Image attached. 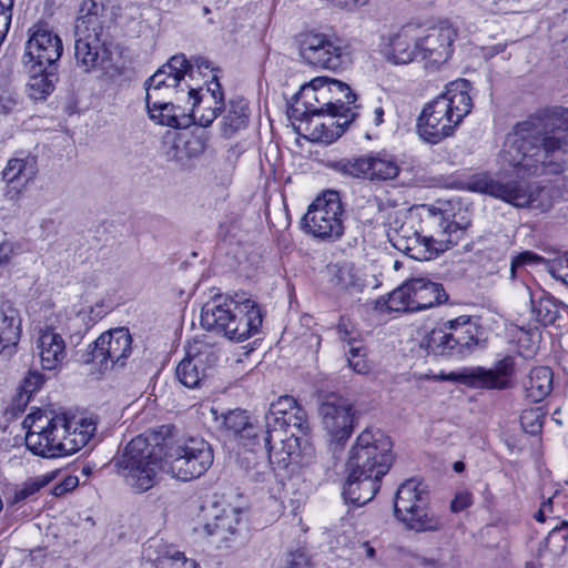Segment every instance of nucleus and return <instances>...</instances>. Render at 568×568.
<instances>
[{
    "label": "nucleus",
    "instance_id": "nucleus-60",
    "mask_svg": "<svg viewBox=\"0 0 568 568\" xmlns=\"http://www.w3.org/2000/svg\"><path fill=\"white\" fill-rule=\"evenodd\" d=\"M164 156L168 161L181 162L183 156L181 154V148L179 142L175 140L172 142H165Z\"/></svg>",
    "mask_w": 568,
    "mask_h": 568
},
{
    "label": "nucleus",
    "instance_id": "nucleus-53",
    "mask_svg": "<svg viewBox=\"0 0 568 568\" xmlns=\"http://www.w3.org/2000/svg\"><path fill=\"white\" fill-rule=\"evenodd\" d=\"M273 444L274 449L270 453V455H266V458L271 465L276 464L282 468H286L288 465L294 464L293 457H291L286 450H283L282 447L277 448L276 443Z\"/></svg>",
    "mask_w": 568,
    "mask_h": 568
},
{
    "label": "nucleus",
    "instance_id": "nucleus-40",
    "mask_svg": "<svg viewBox=\"0 0 568 568\" xmlns=\"http://www.w3.org/2000/svg\"><path fill=\"white\" fill-rule=\"evenodd\" d=\"M149 115L154 122L174 129L189 128L192 124L194 116L185 113L184 110H181L180 106H176L170 101L164 102L158 111L152 112Z\"/></svg>",
    "mask_w": 568,
    "mask_h": 568
},
{
    "label": "nucleus",
    "instance_id": "nucleus-23",
    "mask_svg": "<svg viewBox=\"0 0 568 568\" xmlns=\"http://www.w3.org/2000/svg\"><path fill=\"white\" fill-rule=\"evenodd\" d=\"M189 99L192 100V109L189 113L193 116L192 124H197L202 128L210 126L217 115L222 112L224 93L216 77L212 78L207 88L194 89L187 85Z\"/></svg>",
    "mask_w": 568,
    "mask_h": 568
},
{
    "label": "nucleus",
    "instance_id": "nucleus-29",
    "mask_svg": "<svg viewBox=\"0 0 568 568\" xmlns=\"http://www.w3.org/2000/svg\"><path fill=\"white\" fill-rule=\"evenodd\" d=\"M410 311H424L447 301L448 295L439 283L424 277L410 280Z\"/></svg>",
    "mask_w": 568,
    "mask_h": 568
},
{
    "label": "nucleus",
    "instance_id": "nucleus-10",
    "mask_svg": "<svg viewBox=\"0 0 568 568\" xmlns=\"http://www.w3.org/2000/svg\"><path fill=\"white\" fill-rule=\"evenodd\" d=\"M162 445L165 446L164 464L176 479L186 481L197 478L213 464V449L203 438L163 439Z\"/></svg>",
    "mask_w": 568,
    "mask_h": 568
},
{
    "label": "nucleus",
    "instance_id": "nucleus-57",
    "mask_svg": "<svg viewBox=\"0 0 568 568\" xmlns=\"http://www.w3.org/2000/svg\"><path fill=\"white\" fill-rule=\"evenodd\" d=\"M79 484V479L75 476H67L61 483L57 484L53 489L52 494L54 496H62L68 491L73 490Z\"/></svg>",
    "mask_w": 568,
    "mask_h": 568
},
{
    "label": "nucleus",
    "instance_id": "nucleus-35",
    "mask_svg": "<svg viewBox=\"0 0 568 568\" xmlns=\"http://www.w3.org/2000/svg\"><path fill=\"white\" fill-rule=\"evenodd\" d=\"M26 67L30 73L28 82L30 98L44 100L54 90V84L58 81V67H39V71L33 70L32 65Z\"/></svg>",
    "mask_w": 568,
    "mask_h": 568
},
{
    "label": "nucleus",
    "instance_id": "nucleus-59",
    "mask_svg": "<svg viewBox=\"0 0 568 568\" xmlns=\"http://www.w3.org/2000/svg\"><path fill=\"white\" fill-rule=\"evenodd\" d=\"M288 568H312L306 555L303 551L290 554L287 558Z\"/></svg>",
    "mask_w": 568,
    "mask_h": 568
},
{
    "label": "nucleus",
    "instance_id": "nucleus-42",
    "mask_svg": "<svg viewBox=\"0 0 568 568\" xmlns=\"http://www.w3.org/2000/svg\"><path fill=\"white\" fill-rule=\"evenodd\" d=\"M247 453H244L242 463H245L247 477L256 483H264L271 476V464L266 457H263L258 450V446H255V450L251 447L246 448Z\"/></svg>",
    "mask_w": 568,
    "mask_h": 568
},
{
    "label": "nucleus",
    "instance_id": "nucleus-45",
    "mask_svg": "<svg viewBox=\"0 0 568 568\" xmlns=\"http://www.w3.org/2000/svg\"><path fill=\"white\" fill-rule=\"evenodd\" d=\"M53 477L54 475L50 474L41 477L30 478L29 480L24 481L23 485L16 489L13 495L8 498V507H14L16 505L26 501L31 496L37 494L41 488L47 486L53 479Z\"/></svg>",
    "mask_w": 568,
    "mask_h": 568
},
{
    "label": "nucleus",
    "instance_id": "nucleus-61",
    "mask_svg": "<svg viewBox=\"0 0 568 568\" xmlns=\"http://www.w3.org/2000/svg\"><path fill=\"white\" fill-rule=\"evenodd\" d=\"M535 257H537V256L535 254L530 253V252H524V253L515 256L511 260V264H510L511 276H515L517 267L529 263Z\"/></svg>",
    "mask_w": 568,
    "mask_h": 568
},
{
    "label": "nucleus",
    "instance_id": "nucleus-22",
    "mask_svg": "<svg viewBox=\"0 0 568 568\" xmlns=\"http://www.w3.org/2000/svg\"><path fill=\"white\" fill-rule=\"evenodd\" d=\"M217 362V355L207 344L195 343L179 363L175 369L178 381L189 388L201 385L207 371Z\"/></svg>",
    "mask_w": 568,
    "mask_h": 568
},
{
    "label": "nucleus",
    "instance_id": "nucleus-31",
    "mask_svg": "<svg viewBox=\"0 0 568 568\" xmlns=\"http://www.w3.org/2000/svg\"><path fill=\"white\" fill-rule=\"evenodd\" d=\"M243 525V511L240 508L230 507L216 515L213 521L206 523L203 530L207 536L215 537L220 544H227Z\"/></svg>",
    "mask_w": 568,
    "mask_h": 568
},
{
    "label": "nucleus",
    "instance_id": "nucleus-8",
    "mask_svg": "<svg viewBox=\"0 0 568 568\" xmlns=\"http://www.w3.org/2000/svg\"><path fill=\"white\" fill-rule=\"evenodd\" d=\"M393 462L390 438L381 429L365 428L352 446L345 471L383 478Z\"/></svg>",
    "mask_w": 568,
    "mask_h": 568
},
{
    "label": "nucleus",
    "instance_id": "nucleus-30",
    "mask_svg": "<svg viewBox=\"0 0 568 568\" xmlns=\"http://www.w3.org/2000/svg\"><path fill=\"white\" fill-rule=\"evenodd\" d=\"M21 333L19 311L9 302L0 305V355L11 356L16 352Z\"/></svg>",
    "mask_w": 568,
    "mask_h": 568
},
{
    "label": "nucleus",
    "instance_id": "nucleus-43",
    "mask_svg": "<svg viewBox=\"0 0 568 568\" xmlns=\"http://www.w3.org/2000/svg\"><path fill=\"white\" fill-rule=\"evenodd\" d=\"M328 168L346 178L368 180V155L332 161L328 163Z\"/></svg>",
    "mask_w": 568,
    "mask_h": 568
},
{
    "label": "nucleus",
    "instance_id": "nucleus-28",
    "mask_svg": "<svg viewBox=\"0 0 568 568\" xmlns=\"http://www.w3.org/2000/svg\"><path fill=\"white\" fill-rule=\"evenodd\" d=\"M347 478L343 487V497L346 503L361 507L371 501L379 490L382 478H375L374 475L355 474L346 471Z\"/></svg>",
    "mask_w": 568,
    "mask_h": 568
},
{
    "label": "nucleus",
    "instance_id": "nucleus-38",
    "mask_svg": "<svg viewBox=\"0 0 568 568\" xmlns=\"http://www.w3.org/2000/svg\"><path fill=\"white\" fill-rule=\"evenodd\" d=\"M296 400L288 395L280 396L276 402L270 405V409L265 415V430H267L266 440H270L273 433L282 432L285 428L286 417L292 414V410H296ZM268 442H266L267 444Z\"/></svg>",
    "mask_w": 568,
    "mask_h": 568
},
{
    "label": "nucleus",
    "instance_id": "nucleus-17",
    "mask_svg": "<svg viewBox=\"0 0 568 568\" xmlns=\"http://www.w3.org/2000/svg\"><path fill=\"white\" fill-rule=\"evenodd\" d=\"M457 29L447 21L424 28L418 24V61L427 70H438L454 53Z\"/></svg>",
    "mask_w": 568,
    "mask_h": 568
},
{
    "label": "nucleus",
    "instance_id": "nucleus-16",
    "mask_svg": "<svg viewBox=\"0 0 568 568\" xmlns=\"http://www.w3.org/2000/svg\"><path fill=\"white\" fill-rule=\"evenodd\" d=\"M321 425L331 445L342 447L354 432L359 417L353 402L337 394L324 397L318 406Z\"/></svg>",
    "mask_w": 568,
    "mask_h": 568
},
{
    "label": "nucleus",
    "instance_id": "nucleus-32",
    "mask_svg": "<svg viewBox=\"0 0 568 568\" xmlns=\"http://www.w3.org/2000/svg\"><path fill=\"white\" fill-rule=\"evenodd\" d=\"M222 111H224V114L220 130L223 138L230 139L247 126L250 113L248 104L244 98H233L227 104L223 102Z\"/></svg>",
    "mask_w": 568,
    "mask_h": 568
},
{
    "label": "nucleus",
    "instance_id": "nucleus-64",
    "mask_svg": "<svg viewBox=\"0 0 568 568\" xmlns=\"http://www.w3.org/2000/svg\"><path fill=\"white\" fill-rule=\"evenodd\" d=\"M358 554L364 555L368 559H373L376 555V551H375L374 547H372L368 541H365L359 545Z\"/></svg>",
    "mask_w": 568,
    "mask_h": 568
},
{
    "label": "nucleus",
    "instance_id": "nucleus-37",
    "mask_svg": "<svg viewBox=\"0 0 568 568\" xmlns=\"http://www.w3.org/2000/svg\"><path fill=\"white\" fill-rule=\"evenodd\" d=\"M552 372L549 367L532 368L524 383L526 397L532 403L544 400L552 390Z\"/></svg>",
    "mask_w": 568,
    "mask_h": 568
},
{
    "label": "nucleus",
    "instance_id": "nucleus-52",
    "mask_svg": "<svg viewBox=\"0 0 568 568\" xmlns=\"http://www.w3.org/2000/svg\"><path fill=\"white\" fill-rule=\"evenodd\" d=\"M146 95H145V102H146V109L148 113H152L159 110L161 105L166 102L165 100V93L168 91H161L158 89L152 88H145Z\"/></svg>",
    "mask_w": 568,
    "mask_h": 568
},
{
    "label": "nucleus",
    "instance_id": "nucleus-41",
    "mask_svg": "<svg viewBox=\"0 0 568 568\" xmlns=\"http://www.w3.org/2000/svg\"><path fill=\"white\" fill-rule=\"evenodd\" d=\"M368 162L369 181L393 180L399 174V165L392 156L387 154L376 153L374 155H368Z\"/></svg>",
    "mask_w": 568,
    "mask_h": 568
},
{
    "label": "nucleus",
    "instance_id": "nucleus-49",
    "mask_svg": "<svg viewBox=\"0 0 568 568\" xmlns=\"http://www.w3.org/2000/svg\"><path fill=\"white\" fill-rule=\"evenodd\" d=\"M410 280H408L389 294L388 308L393 311H410Z\"/></svg>",
    "mask_w": 568,
    "mask_h": 568
},
{
    "label": "nucleus",
    "instance_id": "nucleus-46",
    "mask_svg": "<svg viewBox=\"0 0 568 568\" xmlns=\"http://www.w3.org/2000/svg\"><path fill=\"white\" fill-rule=\"evenodd\" d=\"M535 320L544 326L554 325L560 317L558 306L549 298L531 301Z\"/></svg>",
    "mask_w": 568,
    "mask_h": 568
},
{
    "label": "nucleus",
    "instance_id": "nucleus-33",
    "mask_svg": "<svg viewBox=\"0 0 568 568\" xmlns=\"http://www.w3.org/2000/svg\"><path fill=\"white\" fill-rule=\"evenodd\" d=\"M225 428L239 436L241 444L255 450L258 442H262V436L257 434V428L250 422V417L245 410L234 409L226 413L223 417Z\"/></svg>",
    "mask_w": 568,
    "mask_h": 568
},
{
    "label": "nucleus",
    "instance_id": "nucleus-15",
    "mask_svg": "<svg viewBox=\"0 0 568 568\" xmlns=\"http://www.w3.org/2000/svg\"><path fill=\"white\" fill-rule=\"evenodd\" d=\"M132 352V337L126 327H116L102 333L88 349L83 352L79 362L92 364L100 372L123 367Z\"/></svg>",
    "mask_w": 568,
    "mask_h": 568
},
{
    "label": "nucleus",
    "instance_id": "nucleus-12",
    "mask_svg": "<svg viewBox=\"0 0 568 568\" xmlns=\"http://www.w3.org/2000/svg\"><path fill=\"white\" fill-rule=\"evenodd\" d=\"M344 207L339 193L326 190L308 206L301 224L312 236L326 242H334L344 234Z\"/></svg>",
    "mask_w": 568,
    "mask_h": 568
},
{
    "label": "nucleus",
    "instance_id": "nucleus-18",
    "mask_svg": "<svg viewBox=\"0 0 568 568\" xmlns=\"http://www.w3.org/2000/svg\"><path fill=\"white\" fill-rule=\"evenodd\" d=\"M74 58L77 65L89 73L104 69L111 61L112 37L109 30L74 27Z\"/></svg>",
    "mask_w": 568,
    "mask_h": 568
},
{
    "label": "nucleus",
    "instance_id": "nucleus-7",
    "mask_svg": "<svg viewBox=\"0 0 568 568\" xmlns=\"http://www.w3.org/2000/svg\"><path fill=\"white\" fill-rule=\"evenodd\" d=\"M420 347L428 355L463 359L485 347L483 331L470 316L462 315L446 321L427 333Z\"/></svg>",
    "mask_w": 568,
    "mask_h": 568
},
{
    "label": "nucleus",
    "instance_id": "nucleus-25",
    "mask_svg": "<svg viewBox=\"0 0 568 568\" xmlns=\"http://www.w3.org/2000/svg\"><path fill=\"white\" fill-rule=\"evenodd\" d=\"M145 568H199L193 559H189L175 547L160 539H150L143 547Z\"/></svg>",
    "mask_w": 568,
    "mask_h": 568
},
{
    "label": "nucleus",
    "instance_id": "nucleus-3",
    "mask_svg": "<svg viewBox=\"0 0 568 568\" xmlns=\"http://www.w3.org/2000/svg\"><path fill=\"white\" fill-rule=\"evenodd\" d=\"M470 89L468 80L457 79L423 108L417 119V132L422 140L437 144L454 134L473 109Z\"/></svg>",
    "mask_w": 568,
    "mask_h": 568
},
{
    "label": "nucleus",
    "instance_id": "nucleus-50",
    "mask_svg": "<svg viewBox=\"0 0 568 568\" xmlns=\"http://www.w3.org/2000/svg\"><path fill=\"white\" fill-rule=\"evenodd\" d=\"M285 430L286 434L295 432V434L298 436L307 437L310 427L306 413L301 408H296L295 413H292L288 417H286Z\"/></svg>",
    "mask_w": 568,
    "mask_h": 568
},
{
    "label": "nucleus",
    "instance_id": "nucleus-5",
    "mask_svg": "<svg viewBox=\"0 0 568 568\" xmlns=\"http://www.w3.org/2000/svg\"><path fill=\"white\" fill-rule=\"evenodd\" d=\"M301 97L308 100L314 99L320 105L305 101L302 112H300L298 105L292 108V116L300 121L307 120L308 115L327 114L338 118L335 123L339 129L338 135L357 115L354 111L356 106H352L356 101V95L346 83L339 80L316 78L311 83L302 87Z\"/></svg>",
    "mask_w": 568,
    "mask_h": 568
},
{
    "label": "nucleus",
    "instance_id": "nucleus-47",
    "mask_svg": "<svg viewBox=\"0 0 568 568\" xmlns=\"http://www.w3.org/2000/svg\"><path fill=\"white\" fill-rule=\"evenodd\" d=\"M347 346L348 348L345 349V353L349 367L358 374H366L369 371V366L365 358L366 354L364 348L359 342L352 338L347 342Z\"/></svg>",
    "mask_w": 568,
    "mask_h": 568
},
{
    "label": "nucleus",
    "instance_id": "nucleus-62",
    "mask_svg": "<svg viewBox=\"0 0 568 568\" xmlns=\"http://www.w3.org/2000/svg\"><path fill=\"white\" fill-rule=\"evenodd\" d=\"M552 276L568 285V253L562 257L559 266L552 271Z\"/></svg>",
    "mask_w": 568,
    "mask_h": 568
},
{
    "label": "nucleus",
    "instance_id": "nucleus-9",
    "mask_svg": "<svg viewBox=\"0 0 568 568\" xmlns=\"http://www.w3.org/2000/svg\"><path fill=\"white\" fill-rule=\"evenodd\" d=\"M474 189L500 199L515 207L545 212L552 205L549 192L545 186L525 180L480 175L474 181Z\"/></svg>",
    "mask_w": 568,
    "mask_h": 568
},
{
    "label": "nucleus",
    "instance_id": "nucleus-14",
    "mask_svg": "<svg viewBox=\"0 0 568 568\" xmlns=\"http://www.w3.org/2000/svg\"><path fill=\"white\" fill-rule=\"evenodd\" d=\"M419 234L427 240L437 255L456 245L465 235L469 222L455 221V214L430 205H422L417 211Z\"/></svg>",
    "mask_w": 568,
    "mask_h": 568
},
{
    "label": "nucleus",
    "instance_id": "nucleus-51",
    "mask_svg": "<svg viewBox=\"0 0 568 568\" xmlns=\"http://www.w3.org/2000/svg\"><path fill=\"white\" fill-rule=\"evenodd\" d=\"M19 253V245L11 241L0 243V275L10 265L11 260Z\"/></svg>",
    "mask_w": 568,
    "mask_h": 568
},
{
    "label": "nucleus",
    "instance_id": "nucleus-58",
    "mask_svg": "<svg viewBox=\"0 0 568 568\" xmlns=\"http://www.w3.org/2000/svg\"><path fill=\"white\" fill-rule=\"evenodd\" d=\"M189 155L196 156L204 152L206 148V139L204 136H193L185 142Z\"/></svg>",
    "mask_w": 568,
    "mask_h": 568
},
{
    "label": "nucleus",
    "instance_id": "nucleus-26",
    "mask_svg": "<svg viewBox=\"0 0 568 568\" xmlns=\"http://www.w3.org/2000/svg\"><path fill=\"white\" fill-rule=\"evenodd\" d=\"M193 72L184 54L174 55L145 81L144 87L171 92L185 75L193 78Z\"/></svg>",
    "mask_w": 568,
    "mask_h": 568
},
{
    "label": "nucleus",
    "instance_id": "nucleus-39",
    "mask_svg": "<svg viewBox=\"0 0 568 568\" xmlns=\"http://www.w3.org/2000/svg\"><path fill=\"white\" fill-rule=\"evenodd\" d=\"M108 21L106 0H84L80 8V16L75 21V27H88L91 30H109L105 26Z\"/></svg>",
    "mask_w": 568,
    "mask_h": 568
},
{
    "label": "nucleus",
    "instance_id": "nucleus-6",
    "mask_svg": "<svg viewBox=\"0 0 568 568\" xmlns=\"http://www.w3.org/2000/svg\"><path fill=\"white\" fill-rule=\"evenodd\" d=\"M164 448L158 436L139 435L114 458V467L136 493H144L153 487L158 473L166 467Z\"/></svg>",
    "mask_w": 568,
    "mask_h": 568
},
{
    "label": "nucleus",
    "instance_id": "nucleus-13",
    "mask_svg": "<svg viewBox=\"0 0 568 568\" xmlns=\"http://www.w3.org/2000/svg\"><path fill=\"white\" fill-rule=\"evenodd\" d=\"M428 495L415 479L403 483L394 499V516L415 531L438 530L443 523L427 511Z\"/></svg>",
    "mask_w": 568,
    "mask_h": 568
},
{
    "label": "nucleus",
    "instance_id": "nucleus-4",
    "mask_svg": "<svg viewBox=\"0 0 568 568\" xmlns=\"http://www.w3.org/2000/svg\"><path fill=\"white\" fill-rule=\"evenodd\" d=\"M263 317L258 304L245 294L215 296L202 307L201 325L233 342H243L260 331Z\"/></svg>",
    "mask_w": 568,
    "mask_h": 568
},
{
    "label": "nucleus",
    "instance_id": "nucleus-21",
    "mask_svg": "<svg viewBox=\"0 0 568 568\" xmlns=\"http://www.w3.org/2000/svg\"><path fill=\"white\" fill-rule=\"evenodd\" d=\"M514 371V357L505 356L493 368L478 366L459 374L450 373L446 379L458 381L473 387L486 389H507L510 386V377Z\"/></svg>",
    "mask_w": 568,
    "mask_h": 568
},
{
    "label": "nucleus",
    "instance_id": "nucleus-24",
    "mask_svg": "<svg viewBox=\"0 0 568 568\" xmlns=\"http://www.w3.org/2000/svg\"><path fill=\"white\" fill-rule=\"evenodd\" d=\"M273 435L267 440V430L262 433V442L257 443L258 450L261 452L263 457L270 455V453L274 449V444L280 442V445L283 450H286L287 454L293 457L294 464L296 465H306L308 464L314 455V449L310 444L308 437L298 436L295 432H291V434H286L285 428H282V432H272Z\"/></svg>",
    "mask_w": 568,
    "mask_h": 568
},
{
    "label": "nucleus",
    "instance_id": "nucleus-19",
    "mask_svg": "<svg viewBox=\"0 0 568 568\" xmlns=\"http://www.w3.org/2000/svg\"><path fill=\"white\" fill-rule=\"evenodd\" d=\"M62 52V40L48 26L36 24L29 29L23 54L24 65H32L36 71L40 70L39 67H58Z\"/></svg>",
    "mask_w": 568,
    "mask_h": 568
},
{
    "label": "nucleus",
    "instance_id": "nucleus-55",
    "mask_svg": "<svg viewBox=\"0 0 568 568\" xmlns=\"http://www.w3.org/2000/svg\"><path fill=\"white\" fill-rule=\"evenodd\" d=\"M44 382V376L39 372H29L23 382V389L26 393H34Z\"/></svg>",
    "mask_w": 568,
    "mask_h": 568
},
{
    "label": "nucleus",
    "instance_id": "nucleus-56",
    "mask_svg": "<svg viewBox=\"0 0 568 568\" xmlns=\"http://www.w3.org/2000/svg\"><path fill=\"white\" fill-rule=\"evenodd\" d=\"M471 505V494L468 491L458 493L450 503V509L454 513H459Z\"/></svg>",
    "mask_w": 568,
    "mask_h": 568
},
{
    "label": "nucleus",
    "instance_id": "nucleus-63",
    "mask_svg": "<svg viewBox=\"0 0 568 568\" xmlns=\"http://www.w3.org/2000/svg\"><path fill=\"white\" fill-rule=\"evenodd\" d=\"M368 0H336V7L347 11H353L367 3Z\"/></svg>",
    "mask_w": 568,
    "mask_h": 568
},
{
    "label": "nucleus",
    "instance_id": "nucleus-20",
    "mask_svg": "<svg viewBox=\"0 0 568 568\" xmlns=\"http://www.w3.org/2000/svg\"><path fill=\"white\" fill-rule=\"evenodd\" d=\"M378 49L383 58L394 65L418 61V24L408 23L381 36Z\"/></svg>",
    "mask_w": 568,
    "mask_h": 568
},
{
    "label": "nucleus",
    "instance_id": "nucleus-1",
    "mask_svg": "<svg viewBox=\"0 0 568 568\" xmlns=\"http://www.w3.org/2000/svg\"><path fill=\"white\" fill-rule=\"evenodd\" d=\"M519 175H561L568 171V109L555 108L518 122L500 152Z\"/></svg>",
    "mask_w": 568,
    "mask_h": 568
},
{
    "label": "nucleus",
    "instance_id": "nucleus-44",
    "mask_svg": "<svg viewBox=\"0 0 568 568\" xmlns=\"http://www.w3.org/2000/svg\"><path fill=\"white\" fill-rule=\"evenodd\" d=\"M332 282L339 290L351 293L362 292L365 286L364 280L358 275L354 266L348 263L336 265Z\"/></svg>",
    "mask_w": 568,
    "mask_h": 568
},
{
    "label": "nucleus",
    "instance_id": "nucleus-2",
    "mask_svg": "<svg viewBox=\"0 0 568 568\" xmlns=\"http://www.w3.org/2000/svg\"><path fill=\"white\" fill-rule=\"evenodd\" d=\"M97 425L91 418L69 419L64 414L39 415L26 435V446L34 455L55 458L85 447Z\"/></svg>",
    "mask_w": 568,
    "mask_h": 568
},
{
    "label": "nucleus",
    "instance_id": "nucleus-54",
    "mask_svg": "<svg viewBox=\"0 0 568 568\" xmlns=\"http://www.w3.org/2000/svg\"><path fill=\"white\" fill-rule=\"evenodd\" d=\"M17 105V100L12 92L8 89L0 87V114L6 115L13 111Z\"/></svg>",
    "mask_w": 568,
    "mask_h": 568
},
{
    "label": "nucleus",
    "instance_id": "nucleus-11",
    "mask_svg": "<svg viewBox=\"0 0 568 568\" xmlns=\"http://www.w3.org/2000/svg\"><path fill=\"white\" fill-rule=\"evenodd\" d=\"M300 55L312 67L336 71L351 63L349 43L336 33L310 31L300 36Z\"/></svg>",
    "mask_w": 568,
    "mask_h": 568
},
{
    "label": "nucleus",
    "instance_id": "nucleus-48",
    "mask_svg": "<svg viewBox=\"0 0 568 568\" xmlns=\"http://www.w3.org/2000/svg\"><path fill=\"white\" fill-rule=\"evenodd\" d=\"M545 416L541 407L525 409L520 415L523 429L530 435L539 434L542 429Z\"/></svg>",
    "mask_w": 568,
    "mask_h": 568
},
{
    "label": "nucleus",
    "instance_id": "nucleus-34",
    "mask_svg": "<svg viewBox=\"0 0 568 568\" xmlns=\"http://www.w3.org/2000/svg\"><path fill=\"white\" fill-rule=\"evenodd\" d=\"M406 233L405 226H402L398 239H396L394 243L396 248L405 252L406 255L416 261H429L438 256L436 252H433V247L428 241L420 236L419 227L414 231L412 236Z\"/></svg>",
    "mask_w": 568,
    "mask_h": 568
},
{
    "label": "nucleus",
    "instance_id": "nucleus-36",
    "mask_svg": "<svg viewBox=\"0 0 568 568\" xmlns=\"http://www.w3.org/2000/svg\"><path fill=\"white\" fill-rule=\"evenodd\" d=\"M38 173L37 159L27 156L23 159H11L8 161L2 178L11 189H16L14 184L26 186L28 182L34 179Z\"/></svg>",
    "mask_w": 568,
    "mask_h": 568
},
{
    "label": "nucleus",
    "instance_id": "nucleus-27",
    "mask_svg": "<svg viewBox=\"0 0 568 568\" xmlns=\"http://www.w3.org/2000/svg\"><path fill=\"white\" fill-rule=\"evenodd\" d=\"M37 351L41 367L47 371L58 368L67 357L64 339L52 328H45L39 332Z\"/></svg>",
    "mask_w": 568,
    "mask_h": 568
}]
</instances>
